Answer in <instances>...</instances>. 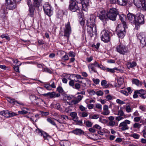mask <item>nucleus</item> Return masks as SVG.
Masks as SVG:
<instances>
[{"instance_id": "28", "label": "nucleus", "mask_w": 146, "mask_h": 146, "mask_svg": "<svg viewBox=\"0 0 146 146\" xmlns=\"http://www.w3.org/2000/svg\"><path fill=\"white\" fill-rule=\"evenodd\" d=\"M70 116L72 118V119L75 121L78 120V117L77 116V113L76 112H73L70 114Z\"/></svg>"}, {"instance_id": "15", "label": "nucleus", "mask_w": 146, "mask_h": 146, "mask_svg": "<svg viewBox=\"0 0 146 146\" xmlns=\"http://www.w3.org/2000/svg\"><path fill=\"white\" fill-rule=\"evenodd\" d=\"M40 90H43V89L41 87H39L38 89L37 90L38 93L40 95H42L45 96H49L50 98H55V92H48L46 94H42L41 93L39 92V90L40 91Z\"/></svg>"}, {"instance_id": "37", "label": "nucleus", "mask_w": 146, "mask_h": 146, "mask_svg": "<svg viewBox=\"0 0 146 146\" xmlns=\"http://www.w3.org/2000/svg\"><path fill=\"white\" fill-rule=\"evenodd\" d=\"M60 144L61 146H69L70 143L68 141H64L60 143Z\"/></svg>"}, {"instance_id": "32", "label": "nucleus", "mask_w": 146, "mask_h": 146, "mask_svg": "<svg viewBox=\"0 0 146 146\" xmlns=\"http://www.w3.org/2000/svg\"><path fill=\"white\" fill-rule=\"evenodd\" d=\"M88 67L89 70L90 69L92 71H93L94 72L97 74L98 73V72L96 70L94 66L92 63L89 64L88 66Z\"/></svg>"}, {"instance_id": "45", "label": "nucleus", "mask_w": 146, "mask_h": 146, "mask_svg": "<svg viewBox=\"0 0 146 146\" xmlns=\"http://www.w3.org/2000/svg\"><path fill=\"white\" fill-rule=\"evenodd\" d=\"M108 124L109 125L112 127L114 126H117V124L113 121H109L108 123Z\"/></svg>"}, {"instance_id": "54", "label": "nucleus", "mask_w": 146, "mask_h": 146, "mask_svg": "<svg viewBox=\"0 0 146 146\" xmlns=\"http://www.w3.org/2000/svg\"><path fill=\"white\" fill-rule=\"evenodd\" d=\"M105 98L107 101L111 100L113 99V97L110 94H109L106 96Z\"/></svg>"}, {"instance_id": "25", "label": "nucleus", "mask_w": 146, "mask_h": 146, "mask_svg": "<svg viewBox=\"0 0 146 146\" xmlns=\"http://www.w3.org/2000/svg\"><path fill=\"white\" fill-rule=\"evenodd\" d=\"M6 99L9 103L13 105H14L15 104H18V102L15 100V99L13 98L10 97H7Z\"/></svg>"}, {"instance_id": "14", "label": "nucleus", "mask_w": 146, "mask_h": 146, "mask_svg": "<svg viewBox=\"0 0 146 146\" xmlns=\"http://www.w3.org/2000/svg\"><path fill=\"white\" fill-rule=\"evenodd\" d=\"M87 32L90 37H92L94 34H97V31L96 29V33L95 32L94 27L87 26Z\"/></svg>"}, {"instance_id": "6", "label": "nucleus", "mask_w": 146, "mask_h": 146, "mask_svg": "<svg viewBox=\"0 0 146 146\" xmlns=\"http://www.w3.org/2000/svg\"><path fill=\"white\" fill-rule=\"evenodd\" d=\"M95 17L93 15L90 16L89 19L87 21V26L94 27L95 32L96 33V25L95 24Z\"/></svg>"}, {"instance_id": "22", "label": "nucleus", "mask_w": 146, "mask_h": 146, "mask_svg": "<svg viewBox=\"0 0 146 146\" xmlns=\"http://www.w3.org/2000/svg\"><path fill=\"white\" fill-rule=\"evenodd\" d=\"M134 5L137 7H141L142 3H144V0H133Z\"/></svg>"}, {"instance_id": "41", "label": "nucleus", "mask_w": 146, "mask_h": 146, "mask_svg": "<svg viewBox=\"0 0 146 146\" xmlns=\"http://www.w3.org/2000/svg\"><path fill=\"white\" fill-rule=\"evenodd\" d=\"M63 13L61 11H59L56 15V17L58 19H61L63 16Z\"/></svg>"}, {"instance_id": "10", "label": "nucleus", "mask_w": 146, "mask_h": 146, "mask_svg": "<svg viewBox=\"0 0 146 146\" xmlns=\"http://www.w3.org/2000/svg\"><path fill=\"white\" fill-rule=\"evenodd\" d=\"M70 75H73L74 77L76 78V80L74 79L75 82L82 84V86L83 87H85L86 86V83H83L82 81H80V80L84 79L87 80H88L87 78L82 77L80 75L78 74H71Z\"/></svg>"}, {"instance_id": "51", "label": "nucleus", "mask_w": 146, "mask_h": 146, "mask_svg": "<svg viewBox=\"0 0 146 146\" xmlns=\"http://www.w3.org/2000/svg\"><path fill=\"white\" fill-rule=\"evenodd\" d=\"M117 81L118 84L120 86L123 83V80H122V79L121 78H118L117 79Z\"/></svg>"}, {"instance_id": "61", "label": "nucleus", "mask_w": 146, "mask_h": 146, "mask_svg": "<svg viewBox=\"0 0 146 146\" xmlns=\"http://www.w3.org/2000/svg\"><path fill=\"white\" fill-rule=\"evenodd\" d=\"M66 55V53L65 52L59 50L58 51L57 53V55Z\"/></svg>"}, {"instance_id": "12", "label": "nucleus", "mask_w": 146, "mask_h": 146, "mask_svg": "<svg viewBox=\"0 0 146 146\" xmlns=\"http://www.w3.org/2000/svg\"><path fill=\"white\" fill-rule=\"evenodd\" d=\"M43 7L45 13L49 16H51L52 11L50 5L47 3H45Z\"/></svg>"}, {"instance_id": "17", "label": "nucleus", "mask_w": 146, "mask_h": 146, "mask_svg": "<svg viewBox=\"0 0 146 146\" xmlns=\"http://www.w3.org/2000/svg\"><path fill=\"white\" fill-rule=\"evenodd\" d=\"M135 22L141 24L144 23V16L141 14H137L136 15Z\"/></svg>"}, {"instance_id": "19", "label": "nucleus", "mask_w": 146, "mask_h": 146, "mask_svg": "<svg viewBox=\"0 0 146 146\" xmlns=\"http://www.w3.org/2000/svg\"><path fill=\"white\" fill-rule=\"evenodd\" d=\"M127 15L129 22L133 24L135 23L136 15L131 13H128Z\"/></svg>"}, {"instance_id": "11", "label": "nucleus", "mask_w": 146, "mask_h": 146, "mask_svg": "<svg viewBox=\"0 0 146 146\" xmlns=\"http://www.w3.org/2000/svg\"><path fill=\"white\" fill-rule=\"evenodd\" d=\"M116 49L117 51L121 54H124L128 52L127 47L121 44L117 46Z\"/></svg>"}, {"instance_id": "44", "label": "nucleus", "mask_w": 146, "mask_h": 146, "mask_svg": "<svg viewBox=\"0 0 146 146\" xmlns=\"http://www.w3.org/2000/svg\"><path fill=\"white\" fill-rule=\"evenodd\" d=\"M81 86H82V85H81L80 83H76L75 84L73 88L79 90Z\"/></svg>"}, {"instance_id": "48", "label": "nucleus", "mask_w": 146, "mask_h": 146, "mask_svg": "<svg viewBox=\"0 0 146 146\" xmlns=\"http://www.w3.org/2000/svg\"><path fill=\"white\" fill-rule=\"evenodd\" d=\"M141 125L137 123H135L133 125V127L134 128L139 129L141 126Z\"/></svg>"}, {"instance_id": "26", "label": "nucleus", "mask_w": 146, "mask_h": 146, "mask_svg": "<svg viewBox=\"0 0 146 146\" xmlns=\"http://www.w3.org/2000/svg\"><path fill=\"white\" fill-rule=\"evenodd\" d=\"M133 83L135 84L138 86H141L142 85L143 82L140 81L139 80L136 79H133L132 80Z\"/></svg>"}, {"instance_id": "58", "label": "nucleus", "mask_w": 146, "mask_h": 146, "mask_svg": "<svg viewBox=\"0 0 146 146\" xmlns=\"http://www.w3.org/2000/svg\"><path fill=\"white\" fill-rule=\"evenodd\" d=\"M79 102L76 100H74L73 99L71 102V106H72L73 104L76 105Z\"/></svg>"}, {"instance_id": "60", "label": "nucleus", "mask_w": 146, "mask_h": 146, "mask_svg": "<svg viewBox=\"0 0 146 146\" xmlns=\"http://www.w3.org/2000/svg\"><path fill=\"white\" fill-rule=\"evenodd\" d=\"M141 117H135L133 121L134 122H138L141 119Z\"/></svg>"}, {"instance_id": "40", "label": "nucleus", "mask_w": 146, "mask_h": 146, "mask_svg": "<svg viewBox=\"0 0 146 146\" xmlns=\"http://www.w3.org/2000/svg\"><path fill=\"white\" fill-rule=\"evenodd\" d=\"M47 120L48 122L50 123L51 124L55 126L56 128H58V126H57L54 120L50 118H47Z\"/></svg>"}, {"instance_id": "49", "label": "nucleus", "mask_w": 146, "mask_h": 146, "mask_svg": "<svg viewBox=\"0 0 146 146\" xmlns=\"http://www.w3.org/2000/svg\"><path fill=\"white\" fill-rule=\"evenodd\" d=\"M56 90L59 93H61L64 92V90H63L62 87L59 86H58L56 89Z\"/></svg>"}, {"instance_id": "38", "label": "nucleus", "mask_w": 146, "mask_h": 146, "mask_svg": "<svg viewBox=\"0 0 146 146\" xmlns=\"http://www.w3.org/2000/svg\"><path fill=\"white\" fill-rule=\"evenodd\" d=\"M138 38L140 40V42L141 44H143L146 43L145 38L143 37H142L140 35H138Z\"/></svg>"}, {"instance_id": "30", "label": "nucleus", "mask_w": 146, "mask_h": 146, "mask_svg": "<svg viewBox=\"0 0 146 146\" xmlns=\"http://www.w3.org/2000/svg\"><path fill=\"white\" fill-rule=\"evenodd\" d=\"M6 9L5 8L1 9L0 11V18L4 19L5 17Z\"/></svg>"}, {"instance_id": "64", "label": "nucleus", "mask_w": 146, "mask_h": 146, "mask_svg": "<svg viewBox=\"0 0 146 146\" xmlns=\"http://www.w3.org/2000/svg\"><path fill=\"white\" fill-rule=\"evenodd\" d=\"M62 60H63L64 61H66L68 60L69 58L68 56V55H64L63 57H62Z\"/></svg>"}, {"instance_id": "36", "label": "nucleus", "mask_w": 146, "mask_h": 146, "mask_svg": "<svg viewBox=\"0 0 146 146\" xmlns=\"http://www.w3.org/2000/svg\"><path fill=\"white\" fill-rule=\"evenodd\" d=\"M100 43L99 42H97V43H94L92 45V47L95 49L98 50L99 48L100 45Z\"/></svg>"}, {"instance_id": "29", "label": "nucleus", "mask_w": 146, "mask_h": 146, "mask_svg": "<svg viewBox=\"0 0 146 146\" xmlns=\"http://www.w3.org/2000/svg\"><path fill=\"white\" fill-rule=\"evenodd\" d=\"M9 111L8 110H5L0 112V114L6 117H9Z\"/></svg>"}, {"instance_id": "47", "label": "nucleus", "mask_w": 146, "mask_h": 146, "mask_svg": "<svg viewBox=\"0 0 146 146\" xmlns=\"http://www.w3.org/2000/svg\"><path fill=\"white\" fill-rule=\"evenodd\" d=\"M84 124L88 127H91L92 125V122L89 121H84Z\"/></svg>"}, {"instance_id": "4", "label": "nucleus", "mask_w": 146, "mask_h": 146, "mask_svg": "<svg viewBox=\"0 0 146 146\" xmlns=\"http://www.w3.org/2000/svg\"><path fill=\"white\" fill-rule=\"evenodd\" d=\"M5 6L7 9L13 10L17 7L16 0H5Z\"/></svg>"}, {"instance_id": "50", "label": "nucleus", "mask_w": 146, "mask_h": 146, "mask_svg": "<svg viewBox=\"0 0 146 146\" xmlns=\"http://www.w3.org/2000/svg\"><path fill=\"white\" fill-rule=\"evenodd\" d=\"M141 9L144 11L146 10V4L144 0V3H142L141 5Z\"/></svg>"}, {"instance_id": "1", "label": "nucleus", "mask_w": 146, "mask_h": 146, "mask_svg": "<svg viewBox=\"0 0 146 146\" xmlns=\"http://www.w3.org/2000/svg\"><path fill=\"white\" fill-rule=\"evenodd\" d=\"M119 13L117 9L114 8L110 9L107 13V19H108L112 21H115L117 16L119 15Z\"/></svg>"}, {"instance_id": "9", "label": "nucleus", "mask_w": 146, "mask_h": 146, "mask_svg": "<svg viewBox=\"0 0 146 146\" xmlns=\"http://www.w3.org/2000/svg\"><path fill=\"white\" fill-rule=\"evenodd\" d=\"M107 13L104 10H102L98 11L97 15L99 19L103 22L107 20Z\"/></svg>"}, {"instance_id": "3", "label": "nucleus", "mask_w": 146, "mask_h": 146, "mask_svg": "<svg viewBox=\"0 0 146 146\" xmlns=\"http://www.w3.org/2000/svg\"><path fill=\"white\" fill-rule=\"evenodd\" d=\"M71 33L72 29L70 23L68 21L67 23L65 24V27L64 28V36L67 37L68 41L69 40L70 35Z\"/></svg>"}, {"instance_id": "55", "label": "nucleus", "mask_w": 146, "mask_h": 146, "mask_svg": "<svg viewBox=\"0 0 146 146\" xmlns=\"http://www.w3.org/2000/svg\"><path fill=\"white\" fill-rule=\"evenodd\" d=\"M42 71L43 72H47L50 74L52 73V72L51 70L47 68H43Z\"/></svg>"}, {"instance_id": "23", "label": "nucleus", "mask_w": 146, "mask_h": 146, "mask_svg": "<svg viewBox=\"0 0 146 146\" xmlns=\"http://www.w3.org/2000/svg\"><path fill=\"white\" fill-rule=\"evenodd\" d=\"M72 133L78 135H81L84 134V132L83 130L81 129L77 128L73 130Z\"/></svg>"}, {"instance_id": "62", "label": "nucleus", "mask_w": 146, "mask_h": 146, "mask_svg": "<svg viewBox=\"0 0 146 146\" xmlns=\"http://www.w3.org/2000/svg\"><path fill=\"white\" fill-rule=\"evenodd\" d=\"M138 91L137 90L135 91L134 94L133 95V97L134 98H137L138 97Z\"/></svg>"}, {"instance_id": "24", "label": "nucleus", "mask_w": 146, "mask_h": 146, "mask_svg": "<svg viewBox=\"0 0 146 146\" xmlns=\"http://www.w3.org/2000/svg\"><path fill=\"white\" fill-rule=\"evenodd\" d=\"M137 64L136 62L135 61H133L132 62H128L127 63V66L128 68L129 69L131 68H133L136 66Z\"/></svg>"}, {"instance_id": "5", "label": "nucleus", "mask_w": 146, "mask_h": 146, "mask_svg": "<svg viewBox=\"0 0 146 146\" xmlns=\"http://www.w3.org/2000/svg\"><path fill=\"white\" fill-rule=\"evenodd\" d=\"M110 32L107 30H103L101 33V40L105 42H108L110 40L109 36Z\"/></svg>"}, {"instance_id": "31", "label": "nucleus", "mask_w": 146, "mask_h": 146, "mask_svg": "<svg viewBox=\"0 0 146 146\" xmlns=\"http://www.w3.org/2000/svg\"><path fill=\"white\" fill-rule=\"evenodd\" d=\"M118 4L120 5L125 6L128 3V0H117Z\"/></svg>"}, {"instance_id": "39", "label": "nucleus", "mask_w": 146, "mask_h": 146, "mask_svg": "<svg viewBox=\"0 0 146 146\" xmlns=\"http://www.w3.org/2000/svg\"><path fill=\"white\" fill-rule=\"evenodd\" d=\"M125 109L126 111L128 113L132 112L133 110V109L129 105H127L126 106Z\"/></svg>"}, {"instance_id": "8", "label": "nucleus", "mask_w": 146, "mask_h": 146, "mask_svg": "<svg viewBox=\"0 0 146 146\" xmlns=\"http://www.w3.org/2000/svg\"><path fill=\"white\" fill-rule=\"evenodd\" d=\"M127 28V27H121V25H118L117 27V35L119 38H123L126 33L125 29Z\"/></svg>"}, {"instance_id": "42", "label": "nucleus", "mask_w": 146, "mask_h": 146, "mask_svg": "<svg viewBox=\"0 0 146 146\" xmlns=\"http://www.w3.org/2000/svg\"><path fill=\"white\" fill-rule=\"evenodd\" d=\"M105 70L107 72H109L111 73H113L115 72V70H117V68H115L113 69L107 68L105 69Z\"/></svg>"}, {"instance_id": "46", "label": "nucleus", "mask_w": 146, "mask_h": 146, "mask_svg": "<svg viewBox=\"0 0 146 146\" xmlns=\"http://www.w3.org/2000/svg\"><path fill=\"white\" fill-rule=\"evenodd\" d=\"M138 91V94L142 95V94H146V91L145 90L143 89H141L139 90H137Z\"/></svg>"}, {"instance_id": "43", "label": "nucleus", "mask_w": 146, "mask_h": 146, "mask_svg": "<svg viewBox=\"0 0 146 146\" xmlns=\"http://www.w3.org/2000/svg\"><path fill=\"white\" fill-rule=\"evenodd\" d=\"M99 117V115L98 114H95L93 115H91L89 116V118L91 119H97Z\"/></svg>"}, {"instance_id": "57", "label": "nucleus", "mask_w": 146, "mask_h": 146, "mask_svg": "<svg viewBox=\"0 0 146 146\" xmlns=\"http://www.w3.org/2000/svg\"><path fill=\"white\" fill-rule=\"evenodd\" d=\"M83 97V96L80 95H78L77 96L76 100L79 102L80 101L82 100Z\"/></svg>"}, {"instance_id": "20", "label": "nucleus", "mask_w": 146, "mask_h": 146, "mask_svg": "<svg viewBox=\"0 0 146 146\" xmlns=\"http://www.w3.org/2000/svg\"><path fill=\"white\" fill-rule=\"evenodd\" d=\"M110 111L108 110V105H105L103 106V111L101 113V114L104 115H108L109 114Z\"/></svg>"}, {"instance_id": "27", "label": "nucleus", "mask_w": 146, "mask_h": 146, "mask_svg": "<svg viewBox=\"0 0 146 146\" xmlns=\"http://www.w3.org/2000/svg\"><path fill=\"white\" fill-rule=\"evenodd\" d=\"M42 1V0H33V5L35 7H38L41 4Z\"/></svg>"}, {"instance_id": "13", "label": "nucleus", "mask_w": 146, "mask_h": 146, "mask_svg": "<svg viewBox=\"0 0 146 146\" xmlns=\"http://www.w3.org/2000/svg\"><path fill=\"white\" fill-rule=\"evenodd\" d=\"M130 122H131L129 120L126 119L120 123L119 125V127L122 131L128 129L129 127L127 124H129Z\"/></svg>"}, {"instance_id": "35", "label": "nucleus", "mask_w": 146, "mask_h": 146, "mask_svg": "<svg viewBox=\"0 0 146 146\" xmlns=\"http://www.w3.org/2000/svg\"><path fill=\"white\" fill-rule=\"evenodd\" d=\"M53 107L55 109H57L60 111L62 110V108L61 107L60 104L59 103L53 105Z\"/></svg>"}, {"instance_id": "63", "label": "nucleus", "mask_w": 146, "mask_h": 146, "mask_svg": "<svg viewBox=\"0 0 146 146\" xmlns=\"http://www.w3.org/2000/svg\"><path fill=\"white\" fill-rule=\"evenodd\" d=\"M88 92L91 95H94L96 93V92L93 90H89Z\"/></svg>"}, {"instance_id": "7", "label": "nucleus", "mask_w": 146, "mask_h": 146, "mask_svg": "<svg viewBox=\"0 0 146 146\" xmlns=\"http://www.w3.org/2000/svg\"><path fill=\"white\" fill-rule=\"evenodd\" d=\"M69 3V8L70 11L72 12H75L78 10L80 12V8L79 7V6L76 4L74 0H70Z\"/></svg>"}, {"instance_id": "34", "label": "nucleus", "mask_w": 146, "mask_h": 146, "mask_svg": "<svg viewBox=\"0 0 146 146\" xmlns=\"http://www.w3.org/2000/svg\"><path fill=\"white\" fill-rule=\"evenodd\" d=\"M117 115L123 117L124 118H125L126 117V115L124 114L123 111L121 109V108H120L119 110L118 111Z\"/></svg>"}, {"instance_id": "33", "label": "nucleus", "mask_w": 146, "mask_h": 146, "mask_svg": "<svg viewBox=\"0 0 146 146\" xmlns=\"http://www.w3.org/2000/svg\"><path fill=\"white\" fill-rule=\"evenodd\" d=\"M34 9L32 7H29V13L28 15L31 17H34Z\"/></svg>"}, {"instance_id": "52", "label": "nucleus", "mask_w": 146, "mask_h": 146, "mask_svg": "<svg viewBox=\"0 0 146 146\" xmlns=\"http://www.w3.org/2000/svg\"><path fill=\"white\" fill-rule=\"evenodd\" d=\"M74 82V80H70L69 82V84L70 86L72 87L73 88L74 87L75 85Z\"/></svg>"}, {"instance_id": "53", "label": "nucleus", "mask_w": 146, "mask_h": 146, "mask_svg": "<svg viewBox=\"0 0 146 146\" xmlns=\"http://www.w3.org/2000/svg\"><path fill=\"white\" fill-rule=\"evenodd\" d=\"M131 136L133 137L135 139H138L139 138L140 136L137 133H134L132 134H131Z\"/></svg>"}, {"instance_id": "59", "label": "nucleus", "mask_w": 146, "mask_h": 146, "mask_svg": "<svg viewBox=\"0 0 146 146\" xmlns=\"http://www.w3.org/2000/svg\"><path fill=\"white\" fill-rule=\"evenodd\" d=\"M60 125L59 127L58 126V128H57L60 131H62L64 128V126L62 125V124Z\"/></svg>"}, {"instance_id": "2", "label": "nucleus", "mask_w": 146, "mask_h": 146, "mask_svg": "<svg viewBox=\"0 0 146 146\" xmlns=\"http://www.w3.org/2000/svg\"><path fill=\"white\" fill-rule=\"evenodd\" d=\"M29 98L32 103L35 104L37 105L45 104V102L42 99L36 97L33 94L30 95Z\"/></svg>"}, {"instance_id": "21", "label": "nucleus", "mask_w": 146, "mask_h": 146, "mask_svg": "<svg viewBox=\"0 0 146 146\" xmlns=\"http://www.w3.org/2000/svg\"><path fill=\"white\" fill-rule=\"evenodd\" d=\"M119 18L122 22V24L123 25L122 26L125 27H127L126 23L125 22L126 19V15H119Z\"/></svg>"}, {"instance_id": "18", "label": "nucleus", "mask_w": 146, "mask_h": 146, "mask_svg": "<svg viewBox=\"0 0 146 146\" xmlns=\"http://www.w3.org/2000/svg\"><path fill=\"white\" fill-rule=\"evenodd\" d=\"M89 2L86 0H83L80 3L82 6L83 10L86 11L88 10V7L89 5Z\"/></svg>"}, {"instance_id": "16", "label": "nucleus", "mask_w": 146, "mask_h": 146, "mask_svg": "<svg viewBox=\"0 0 146 146\" xmlns=\"http://www.w3.org/2000/svg\"><path fill=\"white\" fill-rule=\"evenodd\" d=\"M60 120L56 119H54V120L60 124L63 123L65 124H67L66 121L68 119V116L64 115H62L60 116Z\"/></svg>"}, {"instance_id": "56", "label": "nucleus", "mask_w": 146, "mask_h": 146, "mask_svg": "<svg viewBox=\"0 0 146 146\" xmlns=\"http://www.w3.org/2000/svg\"><path fill=\"white\" fill-rule=\"evenodd\" d=\"M139 108L143 111H146V106H141L139 107Z\"/></svg>"}]
</instances>
